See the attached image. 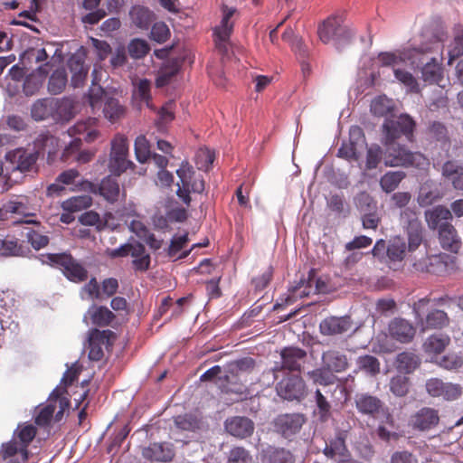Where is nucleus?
<instances>
[{
  "label": "nucleus",
  "instance_id": "51",
  "mask_svg": "<svg viewBox=\"0 0 463 463\" xmlns=\"http://www.w3.org/2000/svg\"><path fill=\"white\" fill-rule=\"evenodd\" d=\"M1 454L3 458L17 455L22 456V459L24 460H28L29 458L28 449L24 451V447L15 438H13L10 441L2 445Z\"/></svg>",
  "mask_w": 463,
  "mask_h": 463
},
{
  "label": "nucleus",
  "instance_id": "20",
  "mask_svg": "<svg viewBox=\"0 0 463 463\" xmlns=\"http://www.w3.org/2000/svg\"><path fill=\"white\" fill-rule=\"evenodd\" d=\"M142 454L146 459L158 462L172 461L175 455L173 444L167 442L150 444Z\"/></svg>",
  "mask_w": 463,
  "mask_h": 463
},
{
  "label": "nucleus",
  "instance_id": "17",
  "mask_svg": "<svg viewBox=\"0 0 463 463\" xmlns=\"http://www.w3.org/2000/svg\"><path fill=\"white\" fill-rule=\"evenodd\" d=\"M356 410L363 415L377 417L383 410V402L369 393H357L354 398Z\"/></svg>",
  "mask_w": 463,
  "mask_h": 463
},
{
  "label": "nucleus",
  "instance_id": "3",
  "mask_svg": "<svg viewBox=\"0 0 463 463\" xmlns=\"http://www.w3.org/2000/svg\"><path fill=\"white\" fill-rule=\"evenodd\" d=\"M80 189L99 195L109 203H116L120 200H126V191L121 189L118 180L112 175L105 176L99 184L84 180L80 183Z\"/></svg>",
  "mask_w": 463,
  "mask_h": 463
},
{
  "label": "nucleus",
  "instance_id": "11",
  "mask_svg": "<svg viewBox=\"0 0 463 463\" xmlns=\"http://www.w3.org/2000/svg\"><path fill=\"white\" fill-rule=\"evenodd\" d=\"M305 421V416L301 413H285L278 415L272 424L274 431L289 439L299 432Z\"/></svg>",
  "mask_w": 463,
  "mask_h": 463
},
{
  "label": "nucleus",
  "instance_id": "23",
  "mask_svg": "<svg viewBox=\"0 0 463 463\" xmlns=\"http://www.w3.org/2000/svg\"><path fill=\"white\" fill-rule=\"evenodd\" d=\"M323 454L330 459L336 457L339 459L350 456L351 453L345 444V434L343 431H338L335 438L326 443Z\"/></svg>",
  "mask_w": 463,
  "mask_h": 463
},
{
  "label": "nucleus",
  "instance_id": "63",
  "mask_svg": "<svg viewBox=\"0 0 463 463\" xmlns=\"http://www.w3.org/2000/svg\"><path fill=\"white\" fill-rule=\"evenodd\" d=\"M438 364L445 370H458L463 365V357L457 354H448L439 359Z\"/></svg>",
  "mask_w": 463,
  "mask_h": 463
},
{
  "label": "nucleus",
  "instance_id": "56",
  "mask_svg": "<svg viewBox=\"0 0 463 463\" xmlns=\"http://www.w3.org/2000/svg\"><path fill=\"white\" fill-rule=\"evenodd\" d=\"M358 368L370 375H376L380 373V363L373 355H363L357 359Z\"/></svg>",
  "mask_w": 463,
  "mask_h": 463
},
{
  "label": "nucleus",
  "instance_id": "30",
  "mask_svg": "<svg viewBox=\"0 0 463 463\" xmlns=\"http://www.w3.org/2000/svg\"><path fill=\"white\" fill-rule=\"evenodd\" d=\"M68 66L72 74L71 85L74 88L81 87L89 71V69L85 66L84 60L80 56L73 55L69 59Z\"/></svg>",
  "mask_w": 463,
  "mask_h": 463
},
{
  "label": "nucleus",
  "instance_id": "9",
  "mask_svg": "<svg viewBox=\"0 0 463 463\" xmlns=\"http://www.w3.org/2000/svg\"><path fill=\"white\" fill-rule=\"evenodd\" d=\"M279 397L288 401H302L307 395V387L304 380L298 374L284 377L276 386Z\"/></svg>",
  "mask_w": 463,
  "mask_h": 463
},
{
  "label": "nucleus",
  "instance_id": "16",
  "mask_svg": "<svg viewBox=\"0 0 463 463\" xmlns=\"http://www.w3.org/2000/svg\"><path fill=\"white\" fill-rule=\"evenodd\" d=\"M388 331L392 339L403 344L410 343L416 333L412 324L401 317H395L389 323Z\"/></svg>",
  "mask_w": 463,
  "mask_h": 463
},
{
  "label": "nucleus",
  "instance_id": "48",
  "mask_svg": "<svg viewBox=\"0 0 463 463\" xmlns=\"http://www.w3.org/2000/svg\"><path fill=\"white\" fill-rule=\"evenodd\" d=\"M307 374L314 383L323 386L332 385L336 381L334 373L327 370L323 364L321 368L310 371Z\"/></svg>",
  "mask_w": 463,
  "mask_h": 463
},
{
  "label": "nucleus",
  "instance_id": "42",
  "mask_svg": "<svg viewBox=\"0 0 463 463\" xmlns=\"http://www.w3.org/2000/svg\"><path fill=\"white\" fill-rule=\"evenodd\" d=\"M256 366V362L251 357H243L236 360L228 365V373L230 377L234 378L237 376H242L244 373H250Z\"/></svg>",
  "mask_w": 463,
  "mask_h": 463
},
{
  "label": "nucleus",
  "instance_id": "43",
  "mask_svg": "<svg viewBox=\"0 0 463 463\" xmlns=\"http://www.w3.org/2000/svg\"><path fill=\"white\" fill-rule=\"evenodd\" d=\"M68 76L64 68L55 70L48 81V91L52 95L61 93L67 85Z\"/></svg>",
  "mask_w": 463,
  "mask_h": 463
},
{
  "label": "nucleus",
  "instance_id": "59",
  "mask_svg": "<svg viewBox=\"0 0 463 463\" xmlns=\"http://www.w3.org/2000/svg\"><path fill=\"white\" fill-rule=\"evenodd\" d=\"M79 222L85 226H94L97 231H101L106 227L100 215L95 211H87L79 217Z\"/></svg>",
  "mask_w": 463,
  "mask_h": 463
},
{
  "label": "nucleus",
  "instance_id": "52",
  "mask_svg": "<svg viewBox=\"0 0 463 463\" xmlns=\"http://www.w3.org/2000/svg\"><path fill=\"white\" fill-rule=\"evenodd\" d=\"M134 146L136 158L139 163L145 164L151 159L153 153L150 150L149 141L145 136H138L135 140Z\"/></svg>",
  "mask_w": 463,
  "mask_h": 463
},
{
  "label": "nucleus",
  "instance_id": "40",
  "mask_svg": "<svg viewBox=\"0 0 463 463\" xmlns=\"http://www.w3.org/2000/svg\"><path fill=\"white\" fill-rule=\"evenodd\" d=\"M420 364V358L411 352H402L396 357V368L404 373H412Z\"/></svg>",
  "mask_w": 463,
  "mask_h": 463
},
{
  "label": "nucleus",
  "instance_id": "62",
  "mask_svg": "<svg viewBox=\"0 0 463 463\" xmlns=\"http://www.w3.org/2000/svg\"><path fill=\"white\" fill-rule=\"evenodd\" d=\"M128 50L132 58L140 59L148 53L150 47L145 40L134 39L129 43Z\"/></svg>",
  "mask_w": 463,
  "mask_h": 463
},
{
  "label": "nucleus",
  "instance_id": "49",
  "mask_svg": "<svg viewBox=\"0 0 463 463\" xmlns=\"http://www.w3.org/2000/svg\"><path fill=\"white\" fill-rule=\"evenodd\" d=\"M92 204V198L90 195L73 196L62 203V208L69 213L80 212Z\"/></svg>",
  "mask_w": 463,
  "mask_h": 463
},
{
  "label": "nucleus",
  "instance_id": "33",
  "mask_svg": "<svg viewBox=\"0 0 463 463\" xmlns=\"http://www.w3.org/2000/svg\"><path fill=\"white\" fill-rule=\"evenodd\" d=\"M217 386L222 392L243 394L247 391L246 385L242 383L241 377H230V373L217 378Z\"/></svg>",
  "mask_w": 463,
  "mask_h": 463
},
{
  "label": "nucleus",
  "instance_id": "5",
  "mask_svg": "<svg viewBox=\"0 0 463 463\" xmlns=\"http://www.w3.org/2000/svg\"><path fill=\"white\" fill-rule=\"evenodd\" d=\"M128 138L122 134H117L111 140V149L109 159V169L114 176H119L128 169H134L135 164L128 158Z\"/></svg>",
  "mask_w": 463,
  "mask_h": 463
},
{
  "label": "nucleus",
  "instance_id": "35",
  "mask_svg": "<svg viewBox=\"0 0 463 463\" xmlns=\"http://www.w3.org/2000/svg\"><path fill=\"white\" fill-rule=\"evenodd\" d=\"M53 98H45L36 100L31 109V116L40 121L48 118L53 119Z\"/></svg>",
  "mask_w": 463,
  "mask_h": 463
},
{
  "label": "nucleus",
  "instance_id": "58",
  "mask_svg": "<svg viewBox=\"0 0 463 463\" xmlns=\"http://www.w3.org/2000/svg\"><path fill=\"white\" fill-rule=\"evenodd\" d=\"M315 400L319 420L322 422L328 420L331 416V404L319 389L315 392Z\"/></svg>",
  "mask_w": 463,
  "mask_h": 463
},
{
  "label": "nucleus",
  "instance_id": "64",
  "mask_svg": "<svg viewBox=\"0 0 463 463\" xmlns=\"http://www.w3.org/2000/svg\"><path fill=\"white\" fill-rule=\"evenodd\" d=\"M150 35L152 40L163 43L169 39L170 30L163 22L155 23L151 28Z\"/></svg>",
  "mask_w": 463,
  "mask_h": 463
},
{
  "label": "nucleus",
  "instance_id": "21",
  "mask_svg": "<svg viewBox=\"0 0 463 463\" xmlns=\"http://www.w3.org/2000/svg\"><path fill=\"white\" fill-rule=\"evenodd\" d=\"M319 328L324 335H341L351 330L352 320L350 317H330L320 323Z\"/></svg>",
  "mask_w": 463,
  "mask_h": 463
},
{
  "label": "nucleus",
  "instance_id": "13",
  "mask_svg": "<svg viewBox=\"0 0 463 463\" xmlns=\"http://www.w3.org/2000/svg\"><path fill=\"white\" fill-rule=\"evenodd\" d=\"M349 134V140L341 144L337 151V156L347 161H357L360 157L357 152V145L360 141L364 143V134L363 129L357 126L352 127Z\"/></svg>",
  "mask_w": 463,
  "mask_h": 463
},
{
  "label": "nucleus",
  "instance_id": "27",
  "mask_svg": "<svg viewBox=\"0 0 463 463\" xmlns=\"http://www.w3.org/2000/svg\"><path fill=\"white\" fill-rule=\"evenodd\" d=\"M235 12V8H229L228 6L222 7V19L220 25L216 26L214 29V35L216 36L218 45L220 44L219 43H226L229 41L233 31V23L231 22V18Z\"/></svg>",
  "mask_w": 463,
  "mask_h": 463
},
{
  "label": "nucleus",
  "instance_id": "6",
  "mask_svg": "<svg viewBox=\"0 0 463 463\" xmlns=\"http://www.w3.org/2000/svg\"><path fill=\"white\" fill-rule=\"evenodd\" d=\"M415 127V121L407 114H402L395 119L386 118L383 124L385 143H392L402 136L412 141Z\"/></svg>",
  "mask_w": 463,
  "mask_h": 463
},
{
  "label": "nucleus",
  "instance_id": "53",
  "mask_svg": "<svg viewBox=\"0 0 463 463\" xmlns=\"http://www.w3.org/2000/svg\"><path fill=\"white\" fill-rule=\"evenodd\" d=\"M37 433L36 428L32 424L19 427L14 434L18 442L24 447V451L28 449L30 443L35 438Z\"/></svg>",
  "mask_w": 463,
  "mask_h": 463
},
{
  "label": "nucleus",
  "instance_id": "19",
  "mask_svg": "<svg viewBox=\"0 0 463 463\" xmlns=\"http://www.w3.org/2000/svg\"><path fill=\"white\" fill-rule=\"evenodd\" d=\"M322 364L334 373H339L349 368V360L345 354L336 349H329L322 354Z\"/></svg>",
  "mask_w": 463,
  "mask_h": 463
},
{
  "label": "nucleus",
  "instance_id": "14",
  "mask_svg": "<svg viewBox=\"0 0 463 463\" xmlns=\"http://www.w3.org/2000/svg\"><path fill=\"white\" fill-rule=\"evenodd\" d=\"M224 427L230 435L241 439L250 437L254 431L253 421L243 416L228 418L224 422Z\"/></svg>",
  "mask_w": 463,
  "mask_h": 463
},
{
  "label": "nucleus",
  "instance_id": "50",
  "mask_svg": "<svg viewBox=\"0 0 463 463\" xmlns=\"http://www.w3.org/2000/svg\"><path fill=\"white\" fill-rule=\"evenodd\" d=\"M400 224L405 231L414 230L422 227L418 213L411 208H405L400 214Z\"/></svg>",
  "mask_w": 463,
  "mask_h": 463
},
{
  "label": "nucleus",
  "instance_id": "7",
  "mask_svg": "<svg viewBox=\"0 0 463 463\" xmlns=\"http://www.w3.org/2000/svg\"><path fill=\"white\" fill-rule=\"evenodd\" d=\"M318 36L324 43L335 42L339 44L342 41H349L351 33L343 25V17L333 14L318 26Z\"/></svg>",
  "mask_w": 463,
  "mask_h": 463
},
{
  "label": "nucleus",
  "instance_id": "60",
  "mask_svg": "<svg viewBox=\"0 0 463 463\" xmlns=\"http://www.w3.org/2000/svg\"><path fill=\"white\" fill-rule=\"evenodd\" d=\"M394 75L395 78L408 87L411 92L419 93L420 91L417 80L411 72L404 70L395 69Z\"/></svg>",
  "mask_w": 463,
  "mask_h": 463
},
{
  "label": "nucleus",
  "instance_id": "39",
  "mask_svg": "<svg viewBox=\"0 0 463 463\" xmlns=\"http://www.w3.org/2000/svg\"><path fill=\"white\" fill-rule=\"evenodd\" d=\"M68 394L65 388L56 387L51 393L49 402L59 407V411L55 413V420L59 421L63 417L65 411H67L71 405L70 399L64 395Z\"/></svg>",
  "mask_w": 463,
  "mask_h": 463
},
{
  "label": "nucleus",
  "instance_id": "26",
  "mask_svg": "<svg viewBox=\"0 0 463 463\" xmlns=\"http://www.w3.org/2000/svg\"><path fill=\"white\" fill-rule=\"evenodd\" d=\"M95 124L96 119L92 118H89L85 121H78L68 129V134L71 137L83 136L86 142L91 143L99 136V132L94 128Z\"/></svg>",
  "mask_w": 463,
  "mask_h": 463
},
{
  "label": "nucleus",
  "instance_id": "28",
  "mask_svg": "<svg viewBox=\"0 0 463 463\" xmlns=\"http://www.w3.org/2000/svg\"><path fill=\"white\" fill-rule=\"evenodd\" d=\"M453 217L452 213L444 205H437L425 212V219L431 230L439 229L440 225L449 222Z\"/></svg>",
  "mask_w": 463,
  "mask_h": 463
},
{
  "label": "nucleus",
  "instance_id": "47",
  "mask_svg": "<svg viewBox=\"0 0 463 463\" xmlns=\"http://www.w3.org/2000/svg\"><path fill=\"white\" fill-rule=\"evenodd\" d=\"M406 176L402 171H391L384 174L380 180L382 189L386 193L393 192Z\"/></svg>",
  "mask_w": 463,
  "mask_h": 463
},
{
  "label": "nucleus",
  "instance_id": "8",
  "mask_svg": "<svg viewBox=\"0 0 463 463\" xmlns=\"http://www.w3.org/2000/svg\"><path fill=\"white\" fill-rule=\"evenodd\" d=\"M440 422L439 410L432 407H422L412 413L408 425L414 431L427 433L436 430Z\"/></svg>",
  "mask_w": 463,
  "mask_h": 463
},
{
  "label": "nucleus",
  "instance_id": "46",
  "mask_svg": "<svg viewBox=\"0 0 463 463\" xmlns=\"http://www.w3.org/2000/svg\"><path fill=\"white\" fill-rule=\"evenodd\" d=\"M311 292L312 285L310 281L301 279L299 282L289 290V294L285 299V305L292 304L298 298L307 297Z\"/></svg>",
  "mask_w": 463,
  "mask_h": 463
},
{
  "label": "nucleus",
  "instance_id": "38",
  "mask_svg": "<svg viewBox=\"0 0 463 463\" xmlns=\"http://www.w3.org/2000/svg\"><path fill=\"white\" fill-rule=\"evenodd\" d=\"M57 146L58 139L49 133H41L33 142L34 152L38 156L45 152L49 155L55 153Z\"/></svg>",
  "mask_w": 463,
  "mask_h": 463
},
{
  "label": "nucleus",
  "instance_id": "12",
  "mask_svg": "<svg viewBox=\"0 0 463 463\" xmlns=\"http://www.w3.org/2000/svg\"><path fill=\"white\" fill-rule=\"evenodd\" d=\"M281 365H276L274 372L281 370L296 371L300 372L302 364L307 357V352L299 347H285L280 353Z\"/></svg>",
  "mask_w": 463,
  "mask_h": 463
},
{
  "label": "nucleus",
  "instance_id": "41",
  "mask_svg": "<svg viewBox=\"0 0 463 463\" xmlns=\"http://www.w3.org/2000/svg\"><path fill=\"white\" fill-rule=\"evenodd\" d=\"M449 325L448 314L440 309H433L426 316L424 327L426 329H442Z\"/></svg>",
  "mask_w": 463,
  "mask_h": 463
},
{
  "label": "nucleus",
  "instance_id": "44",
  "mask_svg": "<svg viewBox=\"0 0 463 463\" xmlns=\"http://www.w3.org/2000/svg\"><path fill=\"white\" fill-rule=\"evenodd\" d=\"M268 463H294L293 454L284 448L269 447L264 451Z\"/></svg>",
  "mask_w": 463,
  "mask_h": 463
},
{
  "label": "nucleus",
  "instance_id": "57",
  "mask_svg": "<svg viewBox=\"0 0 463 463\" xmlns=\"http://www.w3.org/2000/svg\"><path fill=\"white\" fill-rule=\"evenodd\" d=\"M151 82L146 79L140 80L134 90L133 96L142 103H146L148 108H151Z\"/></svg>",
  "mask_w": 463,
  "mask_h": 463
},
{
  "label": "nucleus",
  "instance_id": "31",
  "mask_svg": "<svg viewBox=\"0 0 463 463\" xmlns=\"http://www.w3.org/2000/svg\"><path fill=\"white\" fill-rule=\"evenodd\" d=\"M92 325L99 327H105L111 324L116 316L107 307L91 306L87 312Z\"/></svg>",
  "mask_w": 463,
  "mask_h": 463
},
{
  "label": "nucleus",
  "instance_id": "36",
  "mask_svg": "<svg viewBox=\"0 0 463 463\" xmlns=\"http://www.w3.org/2000/svg\"><path fill=\"white\" fill-rule=\"evenodd\" d=\"M53 103L54 121H69L73 117L74 105L71 99L53 98Z\"/></svg>",
  "mask_w": 463,
  "mask_h": 463
},
{
  "label": "nucleus",
  "instance_id": "45",
  "mask_svg": "<svg viewBox=\"0 0 463 463\" xmlns=\"http://www.w3.org/2000/svg\"><path fill=\"white\" fill-rule=\"evenodd\" d=\"M450 338L448 335H431L424 343V349L427 353L440 354L449 345Z\"/></svg>",
  "mask_w": 463,
  "mask_h": 463
},
{
  "label": "nucleus",
  "instance_id": "25",
  "mask_svg": "<svg viewBox=\"0 0 463 463\" xmlns=\"http://www.w3.org/2000/svg\"><path fill=\"white\" fill-rule=\"evenodd\" d=\"M176 428L184 431L196 432L205 429L206 424L202 415L198 413H185L174 418Z\"/></svg>",
  "mask_w": 463,
  "mask_h": 463
},
{
  "label": "nucleus",
  "instance_id": "55",
  "mask_svg": "<svg viewBox=\"0 0 463 463\" xmlns=\"http://www.w3.org/2000/svg\"><path fill=\"white\" fill-rule=\"evenodd\" d=\"M410 381L407 376L396 375L390 381V391L397 397H404L408 394Z\"/></svg>",
  "mask_w": 463,
  "mask_h": 463
},
{
  "label": "nucleus",
  "instance_id": "34",
  "mask_svg": "<svg viewBox=\"0 0 463 463\" xmlns=\"http://www.w3.org/2000/svg\"><path fill=\"white\" fill-rule=\"evenodd\" d=\"M129 15L132 23L140 29H148L155 20L153 12L142 5L133 6Z\"/></svg>",
  "mask_w": 463,
  "mask_h": 463
},
{
  "label": "nucleus",
  "instance_id": "4",
  "mask_svg": "<svg viewBox=\"0 0 463 463\" xmlns=\"http://www.w3.org/2000/svg\"><path fill=\"white\" fill-rule=\"evenodd\" d=\"M43 263L59 268L62 274L71 282L80 283L88 279V270L71 254L48 253L44 256Z\"/></svg>",
  "mask_w": 463,
  "mask_h": 463
},
{
  "label": "nucleus",
  "instance_id": "2",
  "mask_svg": "<svg viewBox=\"0 0 463 463\" xmlns=\"http://www.w3.org/2000/svg\"><path fill=\"white\" fill-rule=\"evenodd\" d=\"M180 183L177 184V196L184 203L189 205L191 203V193L201 194L204 190V180L201 175H196L194 167L188 162H183L176 170Z\"/></svg>",
  "mask_w": 463,
  "mask_h": 463
},
{
  "label": "nucleus",
  "instance_id": "61",
  "mask_svg": "<svg viewBox=\"0 0 463 463\" xmlns=\"http://www.w3.org/2000/svg\"><path fill=\"white\" fill-rule=\"evenodd\" d=\"M214 160V155L208 148H200L195 154V164L199 170L208 171Z\"/></svg>",
  "mask_w": 463,
  "mask_h": 463
},
{
  "label": "nucleus",
  "instance_id": "1",
  "mask_svg": "<svg viewBox=\"0 0 463 463\" xmlns=\"http://www.w3.org/2000/svg\"><path fill=\"white\" fill-rule=\"evenodd\" d=\"M384 165L386 166H413L418 169H427L430 165L429 159L420 152H411L405 146L392 141L385 143Z\"/></svg>",
  "mask_w": 463,
  "mask_h": 463
},
{
  "label": "nucleus",
  "instance_id": "15",
  "mask_svg": "<svg viewBox=\"0 0 463 463\" xmlns=\"http://www.w3.org/2000/svg\"><path fill=\"white\" fill-rule=\"evenodd\" d=\"M114 333L111 330H99L97 328L90 331L89 336V358L92 361H99L102 359L104 353L102 346L109 342L110 336Z\"/></svg>",
  "mask_w": 463,
  "mask_h": 463
},
{
  "label": "nucleus",
  "instance_id": "37",
  "mask_svg": "<svg viewBox=\"0 0 463 463\" xmlns=\"http://www.w3.org/2000/svg\"><path fill=\"white\" fill-rule=\"evenodd\" d=\"M103 114L109 121L115 123L125 117L126 108L120 104L118 99L108 98L104 102Z\"/></svg>",
  "mask_w": 463,
  "mask_h": 463
},
{
  "label": "nucleus",
  "instance_id": "22",
  "mask_svg": "<svg viewBox=\"0 0 463 463\" xmlns=\"http://www.w3.org/2000/svg\"><path fill=\"white\" fill-rule=\"evenodd\" d=\"M6 159L15 165V169L21 172H27L35 165L38 156L35 152L33 153L24 148H17L7 153Z\"/></svg>",
  "mask_w": 463,
  "mask_h": 463
},
{
  "label": "nucleus",
  "instance_id": "24",
  "mask_svg": "<svg viewBox=\"0 0 463 463\" xmlns=\"http://www.w3.org/2000/svg\"><path fill=\"white\" fill-rule=\"evenodd\" d=\"M439 240L441 247L447 250L457 252L460 248L461 242L457 230L449 222H445L440 225L439 229Z\"/></svg>",
  "mask_w": 463,
  "mask_h": 463
},
{
  "label": "nucleus",
  "instance_id": "29",
  "mask_svg": "<svg viewBox=\"0 0 463 463\" xmlns=\"http://www.w3.org/2000/svg\"><path fill=\"white\" fill-rule=\"evenodd\" d=\"M407 245L405 241L400 237H393L389 241L386 254L391 268L396 263H402L406 256Z\"/></svg>",
  "mask_w": 463,
  "mask_h": 463
},
{
  "label": "nucleus",
  "instance_id": "18",
  "mask_svg": "<svg viewBox=\"0 0 463 463\" xmlns=\"http://www.w3.org/2000/svg\"><path fill=\"white\" fill-rule=\"evenodd\" d=\"M441 175L455 190L463 191V162L456 159L447 160L441 166Z\"/></svg>",
  "mask_w": 463,
  "mask_h": 463
},
{
  "label": "nucleus",
  "instance_id": "54",
  "mask_svg": "<svg viewBox=\"0 0 463 463\" xmlns=\"http://www.w3.org/2000/svg\"><path fill=\"white\" fill-rule=\"evenodd\" d=\"M226 463H253V457L244 447L235 446L228 452Z\"/></svg>",
  "mask_w": 463,
  "mask_h": 463
},
{
  "label": "nucleus",
  "instance_id": "10",
  "mask_svg": "<svg viewBox=\"0 0 463 463\" xmlns=\"http://www.w3.org/2000/svg\"><path fill=\"white\" fill-rule=\"evenodd\" d=\"M426 392L433 398H441L444 401H455L462 394V387L458 383L443 382L439 378H430L425 384Z\"/></svg>",
  "mask_w": 463,
  "mask_h": 463
},
{
  "label": "nucleus",
  "instance_id": "32",
  "mask_svg": "<svg viewBox=\"0 0 463 463\" xmlns=\"http://www.w3.org/2000/svg\"><path fill=\"white\" fill-rule=\"evenodd\" d=\"M421 79L427 84L440 85L443 80V69L436 58H431L421 68Z\"/></svg>",
  "mask_w": 463,
  "mask_h": 463
}]
</instances>
